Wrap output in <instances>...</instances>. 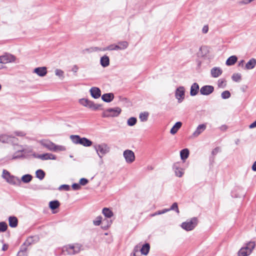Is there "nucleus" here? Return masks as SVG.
<instances>
[{"label":"nucleus","instance_id":"obj_19","mask_svg":"<svg viewBox=\"0 0 256 256\" xmlns=\"http://www.w3.org/2000/svg\"><path fill=\"white\" fill-rule=\"evenodd\" d=\"M222 72V70L219 67H214L210 70L212 76L215 78L220 76Z\"/></svg>","mask_w":256,"mask_h":256},{"label":"nucleus","instance_id":"obj_55","mask_svg":"<svg viewBox=\"0 0 256 256\" xmlns=\"http://www.w3.org/2000/svg\"><path fill=\"white\" fill-rule=\"evenodd\" d=\"M168 212V210H167L166 208H165V209H164L162 210H158L157 211V214H158V215L159 214H164L166 212Z\"/></svg>","mask_w":256,"mask_h":256},{"label":"nucleus","instance_id":"obj_18","mask_svg":"<svg viewBox=\"0 0 256 256\" xmlns=\"http://www.w3.org/2000/svg\"><path fill=\"white\" fill-rule=\"evenodd\" d=\"M34 72L40 76H44L47 74L46 68L44 66L36 68H34Z\"/></svg>","mask_w":256,"mask_h":256},{"label":"nucleus","instance_id":"obj_35","mask_svg":"<svg viewBox=\"0 0 256 256\" xmlns=\"http://www.w3.org/2000/svg\"><path fill=\"white\" fill-rule=\"evenodd\" d=\"M119 46L117 44H110L102 50V51L119 50Z\"/></svg>","mask_w":256,"mask_h":256},{"label":"nucleus","instance_id":"obj_12","mask_svg":"<svg viewBox=\"0 0 256 256\" xmlns=\"http://www.w3.org/2000/svg\"><path fill=\"white\" fill-rule=\"evenodd\" d=\"M214 90V88L212 86H204L200 89V93L202 95H209Z\"/></svg>","mask_w":256,"mask_h":256},{"label":"nucleus","instance_id":"obj_27","mask_svg":"<svg viewBox=\"0 0 256 256\" xmlns=\"http://www.w3.org/2000/svg\"><path fill=\"white\" fill-rule=\"evenodd\" d=\"M238 58L236 56H232L229 57L226 61L227 66H232L237 61Z\"/></svg>","mask_w":256,"mask_h":256},{"label":"nucleus","instance_id":"obj_1","mask_svg":"<svg viewBox=\"0 0 256 256\" xmlns=\"http://www.w3.org/2000/svg\"><path fill=\"white\" fill-rule=\"evenodd\" d=\"M40 143L43 146L50 151L56 152L59 151H64L66 150L65 146L56 145L55 144L48 140H42L40 142Z\"/></svg>","mask_w":256,"mask_h":256},{"label":"nucleus","instance_id":"obj_46","mask_svg":"<svg viewBox=\"0 0 256 256\" xmlns=\"http://www.w3.org/2000/svg\"><path fill=\"white\" fill-rule=\"evenodd\" d=\"M221 96L223 99H227L230 96V93L228 90H225L222 93Z\"/></svg>","mask_w":256,"mask_h":256},{"label":"nucleus","instance_id":"obj_58","mask_svg":"<svg viewBox=\"0 0 256 256\" xmlns=\"http://www.w3.org/2000/svg\"><path fill=\"white\" fill-rule=\"evenodd\" d=\"M208 26H204L203 28H202V32L204 34H206V33L208 32Z\"/></svg>","mask_w":256,"mask_h":256},{"label":"nucleus","instance_id":"obj_8","mask_svg":"<svg viewBox=\"0 0 256 256\" xmlns=\"http://www.w3.org/2000/svg\"><path fill=\"white\" fill-rule=\"evenodd\" d=\"M16 60V58L14 56L8 53H6L0 56V70L3 68L1 64L12 62H14Z\"/></svg>","mask_w":256,"mask_h":256},{"label":"nucleus","instance_id":"obj_21","mask_svg":"<svg viewBox=\"0 0 256 256\" xmlns=\"http://www.w3.org/2000/svg\"><path fill=\"white\" fill-rule=\"evenodd\" d=\"M198 90H199L198 84L196 82L194 83L192 85L191 88H190V96H196L198 94Z\"/></svg>","mask_w":256,"mask_h":256},{"label":"nucleus","instance_id":"obj_28","mask_svg":"<svg viewBox=\"0 0 256 256\" xmlns=\"http://www.w3.org/2000/svg\"><path fill=\"white\" fill-rule=\"evenodd\" d=\"M92 142L87 138H82L80 144H81L84 146H92Z\"/></svg>","mask_w":256,"mask_h":256},{"label":"nucleus","instance_id":"obj_20","mask_svg":"<svg viewBox=\"0 0 256 256\" xmlns=\"http://www.w3.org/2000/svg\"><path fill=\"white\" fill-rule=\"evenodd\" d=\"M114 98V95L112 93H106L102 96V99L106 102H111Z\"/></svg>","mask_w":256,"mask_h":256},{"label":"nucleus","instance_id":"obj_63","mask_svg":"<svg viewBox=\"0 0 256 256\" xmlns=\"http://www.w3.org/2000/svg\"><path fill=\"white\" fill-rule=\"evenodd\" d=\"M244 62V60H240V61L239 62L238 65H239L240 66H243Z\"/></svg>","mask_w":256,"mask_h":256},{"label":"nucleus","instance_id":"obj_10","mask_svg":"<svg viewBox=\"0 0 256 256\" xmlns=\"http://www.w3.org/2000/svg\"><path fill=\"white\" fill-rule=\"evenodd\" d=\"M124 157L126 162L128 164L133 162L135 160V156L134 152L130 150H126L124 152Z\"/></svg>","mask_w":256,"mask_h":256},{"label":"nucleus","instance_id":"obj_16","mask_svg":"<svg viewBox=\"0 0 256 256\" xmlns=\"http://www.w3.org/2000/svg\"><path fill=\"white\" fill-rule=\"evenodd\" d=\"M90 93L92 98H98L100 97L101 92L99 88L97 87H92L90 90Z\"/></svg>","mask_w":256,"mask_h":256},{"label":"nucleus","instance_id":"obj_41","mask_svg":"<svg viewBox=\"0 0 256 256\" xmlns=\"http://www.w3.org/2000/svg\"><path fill=\"white\" fill-rule=\"evenodd\" d=\"M232 78L236 82H239L242 80V76L240 74L236 73L232 75Z\"/></svg>","mask_w":256,"mask_h":256},{"label":"nucleus","instance_id":"obj_44","mask_svg":"<svg viewBox=\"0 0 256 256\" xmlns=\"http://www.w3.org/2000/svg\"><path fill=\"white\" fill-rule=\"evenodd\" d=\"M218 86L219 88H225L226 86V81L224 79H220L218 82Z\"/></svg>","mask_w":256,"mask_h":256},{"label":"nucleus","instance_id":"obj_13","mask_svg":"<svg viewBox=\"0 0 256 256\" xmlns=\"http://www.w3.org/2000/svg\"><path fill=\"white\" fill-rule=\"evenodd\" d=\"M206 128V124H201L198 125L196 130L193 132L192 136L196 138L200 136L203 132H204Z\"/></svg>","mask_w":256,"mask_h":256},{"label":"nucleus","instance_id":"obj_50","mask_svg":"<svg viewBox=\"0 0 256 256\" xmlns=\"http://www.w3.org/2000/svg\"><path fill=\"white\" fill-rule=\"evenodd\" d=\"M58 189L59 190H65L68 191L70 190V186L68 184H62L59 187Z\"/></svg>","mask_w":256,"mask_h":256},{"label":"nucleus","instance_id":"obj_40","mask_svg":"<svg viewBox=\"0 0 256 256\" xmlns=\"http://www.w3.org/2000/svg\"><path fill=\"white\" fill-rule=\"evenodd\" d=\"M119 50H122L126 49L128 46V43L126 41H122L118 42Z\"/></svg>","mask_w":256,"mask_h":256},{"label":"nucleus","instance_id":"obj_42","mask_svg":"<svg viewBox=\"0 0 256 256\" xmlns=\"http://www.w3.org/2000/svg\"><path fill=\"white\" fill-rule=\"evenodd\" d=\"M168 210V212L170 210H174L177 214L180 213V211L178 208V204L176 202H174L170 208H166Z\"/></svg>","mask_w":256,"mask_h":256},{"label":"nucleus","instance_id":"obj_29","mask_svg":"<svg viewBox=\"0 0 256 256\" xmlns=\"http://www.w3.org/2000/svg\"><path fill=\"white\" fill-rule=\"evenodd\" d=\"M180 156L182 160H185L189 156V150L188 148L182 150L180 152Z\"/></svg>","mask_w":256,"mask_h":256},{"label":"nucleus","instance_id":"obj_11","mask_svg":"<svg viewBox=\"0 0 256 256\" xmlns=\"http://www.w3.org/2000/svg\"><path fill=\"white\" fill-rule=\"evenodd\" d=\"M175 96L179 103L182 102L184 98V88L183 86H180L176 90Z\"/></svg>","mask_w":256,"mask_h":256},{"label":"nucleus","instance_id":"obj_17","mask_svg":"<svg viewBox=\"0 0 256 256\" xmlns=\"http://www.w3.org/2000/svg\"><path fill=\"white\" fill-rule=\"evenodd\" d=\"M37 158L42 160H56V156L50 154V153H46L42 154H38L37 156Z\"/></svg>","mask_w":256,"mask_h":256},{"label":"nucleus","instance_id":"obj_2","mask_svg":"<svg viewBox=\"0 0 256 256\" xmlns=\"http://www.w3.org/2000/svg\"><path fill=\"white\" fill-rule=\"evenodd\" d=\"M94 148L100 158L101 162L102 163V157L104 155L110 152V146L106 143H102L101 144H96L94 145Z\"/></svg>","mask_w":256,"mask_h":256},{"label":"nucleus","instance_id":"obj_56","mask_svg":"<svg viewBox=\"0 0 256 256\" xmlns=\"http://www.w3.org/2000/svg\"><path fill=\"white\" fill-rule=\"evenodd\" d=\"M140 248H141L140 246L137 245L134 247V252H137L138 254L139 251H140Z\"/></svg>","mask_w":256,"mask_h":256},{"label":"nucleus","instance_id":"obj_57","mask_svg":"<svg viewBox=\"0 0 256 256\" xmlns=\"http://www.w3.org/2000/svg\"><path fill=\"white\" fill-rule=\"evenodd\" d=\"M256 127V120L254 122H253L252 124H251L249 126V128H253Z\"/></svg>","mask_w":256,"mask_h":256},{"label":"nucleus","instance_id":"obj_38","mask_svg":"<svg viewBox=\"0 0 256 256\" xmlns=\"http://www.w3.org/2000/svg\"><path fill=\"white\" fill-rule=\"evenodd\" d=\"M200 52H201V56H204L207 55L208 52V48L206 46H202L200 48Z\"/></svg>","mask_w":256,"mask_h":256},{"label":"nucleus","instance_id":"obj_37","mask_svg":"<svg viewBox=\"0 0 256 256\" xmlns=\"http://www.w3.org/2000/svg\"><path fill=\"white\" fill-rule=\"evenodd\" d=\"M149 114L148 112H141L140 114L139 118L141 122H146L148 120Z\"/></svg>","mask_w":256,"mask_h":256},{"label":"nucleus","instance_id":"obj_47","mask_svg":"<svg viewBox=\"0 0 256 256\" xmlns=\"http://www.w3.org/2000/svg\"><path fill=\"white\" fill-rule=\"evenodd\" d=\"M102 217L98 216L96 218V220L93 221V223L95 226H99L102 222Z\"/></svg>","mask_w":256,"mask_h":256},{"label":"nucleus","instance_id":"obj_30","mask_svg":"<svg viewBox=\"0 0 256 256\" xmlns=\"http://www.w3.org/2000/svg\"><path fill=\"white\" fill-rule=\"evenodd\" d=\"M27 248H26L24 246H21L16 256H27Z\"/></svg>","mask_w":256,"mask_h":256},{"label":"nucleus","instance_id":"obj_31","mask_svg":"<svg viewBox=\"0 0 256 256\" xmlns=\"http://www.w3.org/2000/svg\"><path fill=\"white\" fill-rule=\"evenodd\" d=\"M70 138L74 144H80L82 138L78 135H71Z\"/></svg>","mask_w":256,"mask_h":256},{"label":"nucleus","instance_id":"obj_51","mask_svg":"<svg viewBox=\"0 0 256 256\" xmlns=\"http://www.w3.org/2000/svg\"><path fill=\"white\" fill-rule=\"evenodd\" d=\"M88 182V180L85 178H82L80 180V184L82 186H85Z\"/></svg>","mask_w":256,"mask_h":256},{"label":"nucleus","instance_id":"obj_48","mask_svg":"<svg viewBox=\"0 0 256 256\" xmlns=\"http://www.w3.org/2000/svg\"><path fill=\"white\" fill-rule=\"evenodd\" d=\"M10 176V173L8 170H4L2 174V178L6 180Z\"/></svg>","mask_w":256,"mask_h":256},{"label":"nucleus","instance_id":"obj_5","mask_svg":"<svg viewBox=\"0 0 256 256\" xmlns=\"http://www.w3.org/2000/svg\"><path fill=\"white\" fill-rule=\"evenodd\" d=\"M80 103L82 105L88 107L89 108H90L94 110H101L102 107V104H96L93 102L85 98H82L80 100Z\"/></svg>","mask_w":256,"mask_h":256},{"label":"nucleus","instance_id":"obj_52","mask_svg":"<svg viewBox=\"0 0 256 256\" xmlns=\"http://www.w3.org/2000/svg\"><path fill=\"white\" fill-rule=\"evenodd\" d=\"M14 134L16 136H24L26 134L24 132L22 131H16L14 132Z\"/></svg>","mask_w":256,"mask_h":256},{"label":"nucleus","instance_id":"obj_14","mask_svg":"<svg viewBox=\"0 0 256 256\" xmlns=\"http://www.w3.org/2000/svg\"><path fill=\"white\" fill-rule=\"evenodd\" d=\"M6 180L8 183L14 186H20L21 184V180L18 178L12 175L8 178Z\"/></svg>","mask_w":256,"mask_h":256},{"label":"nucleus","instance_id":"obj_59","mask_svg":"<svg viewBox=\"0 0 256 256\" xmlns=\"http://www.w3.org/2000/svg\"><path fill=\"white\" fill-rule=\"evenodd\" d=\"M8 245L6 244H4L2 248V250L4 251H5L8 250Z\"/></svg>","mask_w":256,"mask_h":256},{"label":"nucleus","instance_id":"obj_49","mask_svg":"<svg viewBox=\"0 0 256 256\" xmlns=\"http://www.w3.org/2000/svg\"><path fill=\"white\" fill-rule=\"evenodd\" d=\"M64 72L60 69H56L55 70V74L57 76H58L59 77H63L64 76Z\"/></svg>","mask_w":256,"mask_h":256},{"label":"nucleus","instance_id":"obj_25","mask_svg":"<svg viewBox=\"0 0 256 256\" xmlns=\"http://www.w3.org/2000/svg\"><path fill=\"white\" fill-rule=\"evenodd\" d=\"M182 123L180 122H176L175 124L172 126L170 130V132L172 134H174L177 132L178 130L181 128Z\"/></svg>","mask_w":256,"mask_h":256},{"label":"nucleus","instance_id":"obj_60","mask_svg":"<svg viewBox=\"0 0 256 256\" xmlns=\"http://www.w3.org/2000/svg\"><path fill=\"white\" fill-rule=\"evenodd\" d=\"M254 0H244L242 2V3H243V4H248L252 1H254Z\"/></svg>","mask_w":256,"mask_h":256},{"label":"nucleus","instance_id":"obj_26","mask_svg":"<svg viewBox=\"0 0 256 256\" xmlns=\"http://www.w3.org/2000/svg\"><path fill=\"white\" fill-rule=\"evenodd\" d=\"M150 246L148 243L144 244L140 249V252L144 255H147L150 251Z\"/></svg>","mask_w":256,"mask_h":256},{"label":"nucleus","instance_id":"obj_62","mask_svg":"<svg viewBox=\"0 0 256 256\" xmlns=\"http://www.w3.org/2000/svg\"><path fill=\"white\" fill-rule=\"evenodd\" d=\"M78 67L77 66L74 65L72 68V71L74 72H76L77 70H78Z\"/></svg>","mask_w":256,"mask_h":256},{"label":"nucleus","instance_id":"obj_9","mask_svg":"<svg viewBox=\"0 0 256 256\" xmlns=\"http://www.w3.org/2000/svg\"><path fill=\"white\" fill-rule=\"evenodd\" d=\"M18 138L14 136L6 134L0 135V142L2 143H10L12 144H18Z\"/></svg>","mask_w":256,"mask_h":256},{"label":"nucleus","instance_id":"obj_15","mask_svg":"<svg viewBox=\"0 0 256 256\" xmlns=\"http://www.w3.org/2000/svg\"><path fill=\"white\" fill-rule=\"evenodd\" d=\"M180 162H176L173 165V169L175 172V174L178 177H182L184 174L182 169L180 168Z\"/></svg>","mask_w":256,"mask_h":256},{"label":"nucleus","instance_id":"obj_7","mask_svg":"<svg viewBox=\"0 0 256 256\" xmlns=\"http://www.w3.org/2000/svg\"><path fill=\"white\" fill-rule=\"evenodd\" d=\"M121 111V108L118 107L109 108L103 112L102 116L104 118L117 116L120 114Z\"/></svg>","mask_w":256,"mask_h":256},{"label":"nucleus","instance_id":"obj_6","mask_svg":"<svg viewBox=\"0 0 256 256\" xmlns=\"http://www.w3.org/2000/svg\"><path fill=\"white\" fill-rule=\"evenodd\" d=\"M198 220L196 217L192 218L190 220L182 224V228L186 231L192 230L198 224Z\"/></svg>","mask_w":256,"mask_h":256},{"label":"nucleus","instance_id":"obj_61","mask_svg":"<svg viewBox=\"0 0 256 256\" xmlns=\"http://www.w3.org/2000/svg\"><path fill=\"white\" fill-rule=\"evenodd\" d=\"M252 168L253 171L256 172V161L253 164Z\"/></svg>","mask_w":256,"mask_h":256},{"label":"nucleus","instance_id":"obj_36","mask_svg":"<svg viewBox=\"0 0 256 256\" xmlns=\"http://www.w3.org/2000/svg\"><path fill=\"white\" fill-rule=\"evenodd\" d=\"M36 177L40 180H42L45 176V172L42 170H38L36 172Z\"/></svg>","mask_w":256,"mask_h":256},{"label":"nucleus","instance_id":"obj_43","mask_svg":"<svg viewBox=\"0 0 256 256\" xmlns=\"http://www.w3.org/2000/svg\"><path fill=\"white\" fill-rule=\"evenodd\" d=\"M32 242V237H29L28 238L26 242L22 245L24 246L26 248H28V246H30Z\"/></svg>","mask_w":256,"mask_h":256},{"label":"nucleus","instance_id":"obj_34","mask_svg":"<svg viewBox=\"0 0 256 256\" xmlns=\"http://www.w3.org/2000/svg\"><path fill=\"white\" fill-rule=\"evenodd\" d=\"M60 204L58 200L51 201L49 203V206L50 209L54 210L59 207Z\"/></svg>","mask_w":256,"mask_h":256},{"label":"nucleus","instance_id":"obj_54","mask_svg":"<svg viewBox=\"0 0 256 256\" xmlns=\"http://www.w3.org/2000/svg\"><path fill=\"white\" fill-rule=\"evenodd\" d=\"M220 148L218 147H216L212 150V155H216L218 153V152L220 151Z\"/></svg>","mask_w":256,"mask_h":256},{"label":"nucleus","instance_id":"obj_24","mask_svg":"<svg viewBox=\"0 0 256 256\" xmlns=\"http://www.w3.org/2000/svg\"><path fill=\"white\" fill-rule=\"evenodd\" d=\"M100 64L104 68L106 67L110 64V59L109 58L104 55L100 58Z\"/></svg>","mask_w":256,"mask_h":256},{"label":"nucleus","instance_id":"obj_64","mask_svg":"<svg viewBox=\"0 0 256 256\" xmlns=\"http://www.w3.org/2000/svg\"><path fill=\"white\" fill-rule=\"evenodd\" d=\"M227 128V126L226 125H223L220 127L222 130H226Z\"/></svg>","mask_w":256,"mask_h":256},{"label":"nucleus","instance_id":"obj_32","mask_svg":"<svg viewBox=\"0 0 256 256\" xmlns=\"http://www.w3.org/2000/svg\"><path fill=\"white\" fill-rule=\"evenodd\" d=\"M102 214L106 217L108 218H110L113 216V212L112 211L110 210L109 208H103Z\"/></svg>","mask_w":256,"mask_h":256},{"label":"nucleus","instance_id":"obj_45","mask_svg":"<svg viewBox=\"0 0 256 256\" xmlns=\"http://www.w3.org/2000/svg\"><path fill=\"white\" fill-rule=\"evenodd\" d=\"M8 228V225L6 222H0V232L6 231Z\"/></svg>","mask_w":256,"mask_h":256},{"label":"nucleus","instance_id":"obj_53","mask_svg":"<svg viewBox=\"0 0 256 256\" xmlns=\"http://www.w3.org/2000/svg\"><path fill=\"white\" fill-rule=\"evenodd\" d=\"M80 184L74 183L72 184V188L74 190H78L80 188Z\"/></svg>","mask_w":256,"mask_h":256},{"label":"nucleus","instance_id":"obj_4","mask_svg":"<svg viewBox=\"0 0 256 256\" xmlns=\"http://www.w3.org/2000/svg\"><path fill=\"white\" fill-rule=\"evenodd\" d=\"M255 246L254 242H250L245 247L241 248L238 252V256H248L250 255Z\"/></svg>","mask_w":256,"mask_h":256},{"label":"nucleus","instance_id":"obj_22","mask_svg":"<svg viewBox=\"0 0 256 256\" xmlns=\"http://www.w3.org/2000/svg\"><path fill=\"white\" fill-rule=\"evenodd\" d=\"M256 65V60L252 58L246 64L245 68L246 70H251L254 68Z\"/></svg>","mask_w":256,"mask_h":256},{"label":"nucleus","instance_id":"obj_33","mask_svg":"<svg viewBox=\"0 0 256 256\" xmlns=\"http://www.w3.org/2000/svg\"><path fill=\"white\" fill-rule=\"evenodd\" d=\"M32 178V175L30 174H26L24 175L21 178V182L22 181L24 183H28L30 182Z\"/></svg>","mask_w":256,"mask_h":256},{"label":"nucleus","instance_id":"obj_39","mask_svg":"<svg viewBox=\"0 0 256 256\" xmlns=\"http://www.w3.org/2000/svg\"><path fill=\"white\" fill-rule=\"evenodd\" d=\"M137 122L136 118L134 117H131L128 120L127 124L128 126H132L136 124Z\"/></svg>","mask_w":256,"mask_h":256},{"label":"nucleus","instance_id":"obj_3","mask_svg":"<svg viewBox=\"0 0 256 256\" xmlns=\"http://www.w3.org/2000/svg\"><path fill=\"white\" fill-rule=\"evenodd\" d=\"M82 246L80 244H68L62 248V252H66L68 254H74L78 253L81 250Z\"/></svg>","mask_w":256,"mask_h":256},{"label":"nucleus","instance_id":"obj_23","mask_svg":"<svg viewBox=\"0 0 256 256\" xmlns=\"http://www.w3.org/2000/svg\"><path fill=\"white\" fill-rule=\"evenodd\" d=\"M8 222L11 228H16L18 226V220L16 216H10L8 218Z\"/></svg>","mask_w":256,"mask_h":256}]
</instances>
